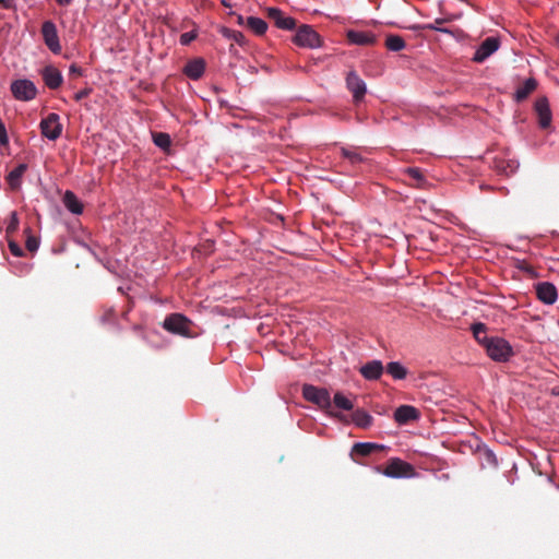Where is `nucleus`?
I'll list each match as a JSON object with an SVG mask.
<instances>
[{
	"instance_id": "f257e3e1",
	"label": "nucleus",
	"mask_w": 559,
	"mask_h": 559,
	"mask_svg": "<svg viewBox=\"0 0 559 559\" xmlns=\"http://www.w3.org/2000/svg\"><path fill=\"white\" fill-rule=\"evenodd\" d=\"M163 328L169 333L183 337H194V323L181 313H171L163 322Z\"/></svg>"
},
{
	"instance_id": "f03ea898",
	"label": "nucleus",
	"mask_w": 559,
	"mask_h": 559,
	"mask_svg": "<svg viewBox=\"0 0 559 559\" xmlns=\"http://www.w3.org/2000/svg\"><path fill=\"white\" fill-rule=\"evenodd\" d=\"M377 471L391 478H411L416 475L414 466L399 457H391L384 468L378 466Z\"/></svg>"
},
{
	"instance_id": "7ed1b4c3",
	"label": "nucleus",
	"mask_w": 559,
	"mask_h": 559,
	"mask_svg": "<svg viewBox=\"0 0 559 559\" xmlns=\"http://www.w3.org/2000/svg\"><path fill=\"white\" fill-rule=\"evenodd\" d=\"M488 356L496 361H508L513 355V350L508 341L502 337H490L485 346Z\"/></svg>"
},
{
	"instance_id": "20e7f679",
	"label": "nucleus",
	"mask_w": 559,
	"mask_h": 559,
	"mask_svg": "<svg viewBox=\"0 0 559 559\" xmlns=\"http://www.w3.org/2000/svg\"><path fill=\"white\" fill-rule=\"evenodd\" d=\"M293 41L305 48H318L322 45L321 36L310 25H301L296 31Z\"/></svg>"
},
{
	"instance_id": "39448f33",
	"label": "nucleus",
	"mask_w": 559,
	"mask_h": 559,
	"mask_svg": "<svg viewBox=\"0 0 559 559\" xmlns=\"http://www.w3.org/2000/svg\"><path fill=\"white\" fill-rule=\"evenodd\" d=\"M302 396L308 402H311L322 409L331 407V396L326 389L318 388L312 384H304Z\"/></svg>"
},
{
	"instance_id": "423d86ee",
	"label": "nucleus",
	"mask_w": 559,
	"mask_h": 559,
	"mask_svg": "<svg viewBox=\"0 0 559 559\" xmlns=\"http://www.w3.org/2000/svg\"><path fill=\"white\" fill-rule=\"evenodd\" d=\"M11 92L17 100L28 102L36 97L37 88L35 84L26 79L15 80L11 83Z\"/></svg>"
},
{
	"instance_id": "0eeeda50",
	"label": "nucleus",
	"mask_w": 559,
	"mask_h": 559,
	"mask_svg": "<svg viewBox=\"0 0 559 559\" xmlns=\"http://www.w3.org/2000/svg\"><path fill=\"white\" fill-rule=\"evenodd\" d=\"M59 120L60 118L57 114H49L40 121L41 134L51 141H56L62 133V124Z\"/></svg>"
},
{
	"instance_id": "6e6552de",
	"label": "nucleus",
	"mask_w": 559,
	"mask_h": 559,
	"mask_svg": "<svg viewBox=\"0 0 559 559\" xmlns=\"http://www.w3.org/2000/svg\"><path fill=\"white\" fill-rule=\"evenodd\" d=\"M346 87L352 93L355 103H359L364 99L367 92L366 83L355 70H350L347 73Z\"/></svg>"
},
{
	"instance_id": "1a4fd4ad",
	"label": "nucleus",
	"mask_w": 559,
	"mask_h": 559,
	"mask_svg": "<svg viewBox=\"0 0 559 559\" xmlns=\"http://www.w3.org/2000/svg\"><path fill=\"white\" fill-rule=\"evenodd\" d=\"M41 35L46 46L53 52L59 53L61 51V45L59 43V36L57 27L53 22L45 21L41 26Z\"/></svg>"
},
{
	"instance_id": "9d476101",
	"label": "nucleus",
	"mask_w": 559,
	"mask_h": 559,
	"mask_svg": "<svg viewBox=\"0 0 559 559\" xmlns=\"http://www.w3.org/2000/svg\"><path fill=\"white\" fill-rule=\"evenodd\" d=\"M388 448L383 444L373 442H358L355 443L350 451V456L356 461L355 455L369 456L373 453L385 451Z\"/></svg>"
},
{
	"instance_id": "9b49d317",
	"label": "nucleus",
	"mask_w": 559,
	"mask_h": 559,
	"mask_svg": "<svg viewBox=\"0 0 559 559\" xmlns=\"http://www.w3.org/2000/svg\"><path fill=\"white\" fill-rule=\"evenodd\" d=\"M499 39L496 37H487L476 50L473 60L475 62L485 61L499 48Z\"/></svg>"
},
{
	"instance_id": "f8f14e48",
	"label": "nucleus",
	"mask_w": 559,
	"mask_h": 559,
	"mask_svg": "<svg viewBox=\"0 0 559 559\" xmlns=\"http://www.w3.org/2000/svg\"><path fill=\"white\" fill-rule=\"evenodd\" d=\"M535 111L538 116V124L542 129H547L551 124V111L546 97L537 98L535 103Z\"/></svg>"
},
{
	"instance_id": "ddd939ff",
	"label": "nucleus",
	"mask_w": 559,
	"mask_h": 559,
	"mask_svg": "<svg viewBox=\"0 0 559 559\" xmlns=\"http://www.w3.org/2000/svg\"><path fill=\"white\" fill-rule=\"evenodd\" d=\"M537 298L546 305H552L557 300V288L552 283L542 282L536 285Z\"/></svg>"
},
{
	"instance_id": "4468645a",
	"label": "nucleus",
	"mask_w": 559,
	"mask_h": 559,
	"mask_svg": "<svg viewBox=\"0 0 559 559\" xmlns=\"http://www.w3.org/2000/svg\"><path fill=\"white\" fill-rule=\"evenodd\" d=\"M266 13L278 28L290 31L296 26V20L290 16H284L283 12L277 8H267Z\"/></svg>"
},
{
	"instance_id": "2eb2a0df",
	"label": "nucleus",
	"mask_w": 559,
	"mask_h": 559,
	"mask_svg": "<svg viewBox=\"0 0 559 559\" xmlns=\"http://www.w3.org/2000/svg\"><path fill=\"white\" fill-rule=\"evenodd\" d=\"M346 38L350 44L359 46H372L377 43V37L371 32L350 29L346 33Z\"/></svg>"
},
{
	"instance_id": "dca6fc26",
	"label": "nucleus",
	"mask_w": 559,
	"mask_h": 559,
	"mask_svg": "<svg viewBox=\"0 0 559 559\" xmlns=\"http://www.w3.org/2000/svg\"><path fill=\"white\" fill-rule=\"evenodd\" d=\"M383 370L384 368L380 360H371L361 366L359 372L366 380L374 381L380 379Z\"/></svg>"
},
{
	"instance_id": "f3484780",
	"label": "nucleus",
	"mask_w": 559,
	"mask_h": 559,
	"mask_svg": "<svg viewBox=\"0 0 559 559\" xmlns=\"http://www.w3.org/2000/svg\"><path fill=\"white\" fill-rule=\"evenodd\" d=\"M41 76L45 84L51 90L58 88L63 81L61 72L51 66L45 67L43 69Z\"/></svg>"
},
{
	"instance_id": "a211bd4d",
	"label": "nucleus",
	"mask_w": 559,
	"mask_h": 559,
	"mask_svg": "<svg viewBox=\"0 0 559 559\" xmlns=\"http://www.w3.org/2000/svg\"><path fill=\"white\" fill-rule=\"evenodd\" d=\"M418 417V409L411 405H401L394 412V419L399 424H407L412 420H416Z\"/></svg>"
},
{
	"instance_id": "6ab92c4d",
	"label": "nucleus",
	"mask_w": 559,
	"mask_h": 559,
	"mask_svg": "<svg viewBox=\"0 0 559 559\" xmlns=\"http://www.w3.org/2000/svg\"><path fill=\"white\" fill-rule=\"evenodd\" d=\"M205 71V61L202 58H195L187 62L183 73L191 80H199Z\"/></svg>"
},
{
	"instance_id": "aec40b11",
	"label": "nucleus",
	"mask_w": 559,
	"mask_h": 559,
	"mask_svg": "<svg viewBox=\"0 0 559 559\" xmlns=\"http://www.w3.org/2000/svg\"><path fill=\"white\" fill-rule=\"evenodd\" d=\"M537 88V81L534 78L527 79L514 93V99L518 103L525 100L530 94Z\"/></svg>"
},
{
	"instance_id": "412c9836",
	"label": "nucleus",
	"mask_w": 559,
	"mask_h": 559,
	"mask_svg": "<svg viewBox=\"0 0 559 559\" xmlns=\"http://www.w3.org/2000/svg\"><path fill=\"white\" fill-rule=\"evenodd\" d=\"M63 204L73 214H82L83 212V204L78 199V197L70 190H67L63 194Z\"/></svg>"
},
{
	"instance_id": "4be33fe9",
	"label": "nucleus",
	"mask_w": 559,
	"mask_h": 559,
	"mask_svg": "<svg viewBox=\"0 0 559 559\" xmlns=\"http://www.w3.org/2000/svg\"><path fill=\"white\" fill-rule=\"evenodd\" d=\"M495 168L500 174L510 176L516 171L519 168V163L514 159L496 158Z\"/></svg>"
},
{
	"instance_id": "5701e85b",
	"label": "nucleus",
	"mask_w": 559,
	"mask_h": 559,
	"mask_svg": "<svg viewBox=\"0 0 559 559\" xmlns=\"http://www.w3.org/2000/svg\"><path fill=\"white\" fill-rule=\"evenodd\" d=\"M27 169L26 164L17 165L12 171L9 173L7 180L12 189H17L21 186V178Z\"/></svg>"
},
{
	"instance_id": "b1692460",
	"label": "nucleus",
	"mask_w": 559,
	"mask_h": 559,
	"mask_svg": "<svg viewBox=\"0 0 559 559\" xmlns=\"http://www.w3.org/2000/svg\"><path fill=\"white\" fill-rule=\"evenodd\" d=\"M341 154L348 159L352 165H358L367 160L357 147H342Z\"/></svg>"
},
{
	"instance_id": "393cba45",
	"label": "nucleus",
	"mask_w": 559,
	"mask_h": 559,
	"mask_svg": "<svg viewBox=\"0 0 559 559\" xmlns=\"http://www.w3.org/2000/svg\"><path fill=\"white\" fill-rule=\"evenodd\" d=\"M246 26L257 35H263L267 29V24L264 20L255 16H249L246 20Z\"/></svg>"
},
{
	"instance_id": "a878e982",
	"label": "nucleus",
	"mask_w": 559,
	"mask_h": 559,
	"mask_svg": "<svg viewBox=\"0 0 559 559\" xmlns=\"http://www.w3.org/2000/svg\"><path fill=\"white\" fill-rule=\"evenodd\" d=\"M384 45L388 50L394 52L401 51L406 47L404 38L400 35L393 34L386 36Z\"/></svg>"
},
{
	"instance_id": "bb28decb",
	"label": "nucleus",
	"mask_w": 559,
	"mask_h": 559,
	"mask_svg": "<svg viewBox=\"0 0 559 559\" xmlns=\"http://www.w3.org/2000/svg\"><path fill=\"white\" fill-rule=\"evenodd\" d=\"M372 416L364 409H357L353 413V421L359 428H368L372 424Z\"/></svg>"
},
{
	"instance_id": "cd10ccee",
	"label": "nucleus",
	"mask_w": 559,
	"mask_h": 559,
	"mask_svg": "<svg viewBox=\"0 0 559 559\" xmlns=\"http://www.w3.org/2000/svg\"><path fill=\"white\" fill-rule=\"evenodd\" d=\"M386 372L395 380L405 379L407 369L397 361H391L386 365Z\"/></svg>"
},
{
	"instance_id": "c85d7f7f",
	"label": "nucleus",
	"mask_w": 559,
	"mask_h": 559,
	"mask_svg": "<svg viewBox=\"0 0 559 559\" xmlns=\"http://www.w3.org/2000/svg\"><path fill=\"white\" fill-rule=\"evenodd\" d=\"M472 331L476 341L485 347L490 340V337H488L486 334V325L480 322L475 323L472 325Z\"/></svg>"
},
{
	"instance_id": "c756f323",
	"label": "nucleus",
	"mask_w": 559,
	"mask_h": 559,
	"mask_svg": "<svg viewBox=\"0 0 559 559\" xmlns=\"http://www.w3.org/2000/svg\"><path fill=\"white\" fill-rule=\"evenodd\" d=\"M222 35L224 37H226V38L233 39L234 41H236L240 46H242L245 44V36L239 31H235V29H230V28L224 27L222 29Z\"/></svg>"
},
{
	"instance_id": "7c9ffc66",
	"label": "nucleus",
	"mask_w": 559,
	"mask_h": 559,
	"mask_svg": "<svg viewBox=\"0 0 559 559\" xmlns=\"http://www.w3.org/2000/svg\"><path fill=\"white\" fill-rule=\"evenodd\" d=\"M333 402L336 407L344 411H352L354 407L353 403L340 392L335 393Z\"/></svg>"
},
{
	"instance_id": "2f4dec72",
	"label": "nucleus",
	"mask_w": 559,
	"mask_h": 559,
	"mask_svg": "<svg viewBox=\"0 0 559 559\" xmlns=\"http://www.w3.org/2000/svg\"><path fill=\"white\" fill-rule=\"evenodd\" d=\"M153 140L156 146L166 150L170 146V136L167 133L158 132L153 135Z\"/></svg>"
},
{
	"instance_id": "473e14b6",
	"label": "nucleus",
	"mask_w": 559,
	"mask_h": 559,
	"mask_svg": "<svg viewBox=\"0 0 559 559\" xmlns=\"http://www.w3.org/2000/svg\"><path fill=\"white\" fill-rule=\"evenodd\" d=\"M405 173L414 179L418 186L425 180L424 175L419 168L409 167L405 170Z\"/></svg>"
},
{
	"instance_id": "72a5a7b5",
	"label": "nucleus",
	"mask_w": 559,
	"mask_h": 559,
	"mask_svg": "<svg viewBox=\"0 0 559 559\" xmlns=\"http://www.w3.org/2000/svg\"><path fill=\"white\" fill-rule=\"evenodd\" d=\"M518 269L525 272L530 277L534 278L537 277L538 274L535 271L534 266L527 263L526 261H520L518 263Z\"/></svg>"
},
{
	"instance_id": "f704fd0d",
	"label": "nucleus",
	"mask_w": 559,
	"mask_h": 559,
	"mask_svg": "<svg viewBox=\"0 0 559 559\" xmlns=\"http://www.w3.org/2000/svg\"><path fill=\"white\" fill-rule=\"evenodd\" d=\"M19 228V218L16 212H11L10 221L7 227V234H12Z\"/></svg>"
},
{
	"instance_id": "c9c22d12",
	"label": "nucleus",
	"mask_w": 559,
	"mask_h": 559,
	"mask_svg": "<svg viewBox=\"0 0 559 559\" xmlns=\"http://www.w3.org/2000/svg\"><path fill=\"white\" fill-rule=\"evenodd\" d=\"M26 249L31 252H35L39 247V240L37 237L28 234L25 241Z\"/></svg>"
},
{
	"instance_id": "e433bc0d",
	"label": "nucleus",
	"mask_w": 559,
	"mask_h": 559,
	"mask_svg": "<svg viewBox=\"0 0 559 559\" xmlns=\"http://www.w3.org/2000/svg\"><path fill=\"white\" fill-rule=\"evenodd\" d=\"M451 19H436L432 23L425 24L420 26L421 29H430L436 31L440 29V26L445 22H449Z\"/></svg>"
},
{
	"instance_id": "4c0bfd02",
	"label": "nucleus",
	"mask_w": 559,
	"mask_h": 559,
	"mask_svg": "<svg viewBox=\"0 0 559 559\" xmlns=\"http://www.w3.org/2000/svg\"><path fill=\"white\" fill-rule=\"evenodd\" d=\"M198 34L194 31L186 32L181 34L180 36V44L183 46L189 45L191 41H193L197 38Z\"/></svg>"
},
{
	"instance_id": "58836bf2",
	"label": "nucleus",
	"mask_w": 559,
	"mask_h": 559,
	"mask_svg": "<svg viewBox=\"0 0 559 559\" xmlns=\"http://www.w3.org/2000/svg\"><path fill=\"white\" fill-rule=\"evenodd\" d=\"M9 138L5 129L4 122L0 119V144L8 145Z\"/></svg>"
},
{
	"instance_id": "ea45409f",
	"label": "nucleus",
	"mask_w": 559,
	"mask_h": 559,
	"mask_svg": "<svg viewBox=\"0 0 559 559\" xmlns=\"http://www.w3.org/2000/svg\"><path fill=\"white\" fill-rule=\"evenodd\" d=\"M9 249L11 251V253L15 257H22L23 255V250L22 248L13 240H10L9 241Z\"/></svg>"
},
{
	"instance_id": "a19ab883",
	"label": "nucleus",
	"mask_w": 559,
	"mask_h": 559,
	"mask_svg": "<svg viewBox=\"0 0 559 559\" xmlns=\"http://www.w3.org/2000/svg\"><path fill=\"white\" fill-rule=\"evenodd\" d=\"M91 93V90L90 88H84V90H81L79 91L75 95H74V99L76 102H80L82 100L83 98L87 97Z\"/></svg>"
},
{
	"instance_id": "79ce46f5",
	"label": "nucleus",
	"mask_w": 559,
	"mask_h": 559,
	"mask_svg": "<svg viewBox=\"0 0 559 559\" xmlns=\"http://www.w3.org/2000/svg\"><path fill=\"white\" fill-rule=\"evenodd\" d=\"M70 73L80 76V75H82V69L79 66H76V64H71L70 66Z\"/></svg>"
},
{
	"instance_id": "37998d69",
	"label": "nucleus",
	"mask_w": 559,
	"mask_h": 559,
	"mask_svg": "<svg viewBox=\"0 0 559 559\" xmlns=\"http://www.w3.org/2000/svg\"><path fill=\"white\" fill-rule=\"evenodd\" d=\"M0 5L8 9L11 7V0H0Z\"/></svg>"
},
{
	"instance_id": "c03bdc74",
	"label": "nucleus",
	"mask_w": 559,
	"mask_h": 559,
	"mask_svg": "<svg viewBox=\"0 0 559 559\" xmlns=\"http://www.w3.org/2000/svg\"><path fill=\"white\" fill-rule=\"evenodd\" d=\"M58 4L60 5H69L72 0H57Z\"/></svg>"
},
{
	"instance_id": "a18cd8bd",
	"label": "nucleus",
	"mask_w": 559,
	"mask_h": 559,
	"mask_svg": "<svg viewBox=\"0 0 559 559\" xmlns=\"http://www.w3.org/2000/svg\"><path fill=\"white\" fill-rule=\"evenodd\" d=\"M237 23L239 25H246L245 19L241 15H237Z\"/></svg>"
},
{
	"instance_id": "49530a36",
	"label": "nucleus",
	"mask_w": 559,
	"mask_h": 559,
	"mask_svg": "<svg viewBox=\"0 0 559 559\" xmlns=\"http://www.w3.org/2000/svg\"><path fill=\"white\" fill-rule=\"evenodd\" d=\"M437 32L445 33V34H452V32L449 28L440 26V29H436Z\"/></svg>"
}]
</instances>
